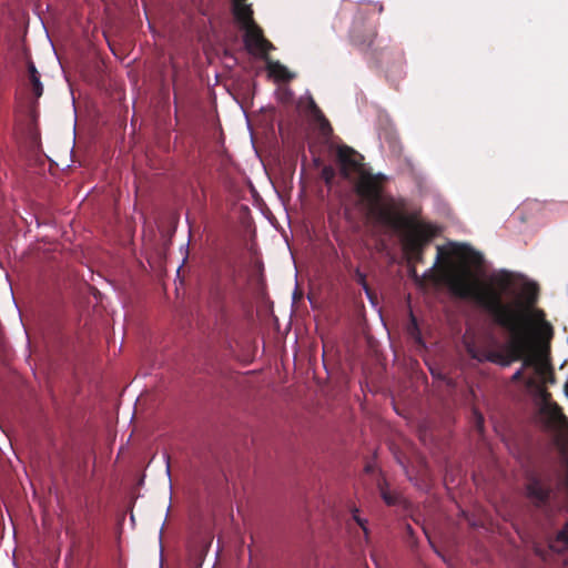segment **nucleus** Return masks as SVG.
Segmentation results:
<instances>
[{
  "label": "nucleus",
  "instance_id": "obj_1",
  "mask_svg": "<svg viewBox=\"0 0 568 568\" xmlns=\"http://www.w3.org/2000/svg\"><path fill=\"white\" fill-rule=\"evenodd\" d=\"M445 282L449 291L463 300H471L485 312L493 322L508 333L506 343L493 339L495 347L467 344L468 355L479 363L489 362L500 367H509L515 362H523L524 369L535 365L534 320L531 307L538 297V287L529 283L525 286L526 302L505 303L504 294L514 285L513 274L499 271L489 275L487 281H478L466 265L449 267L445 273Z\"/></svg>",
  "mask_w": 568,
  "mask_h": 568
},
{
  "label": "nucleus",
  "instance_id": "obj_2",
  "mask_svg": "<svg viewBox=\"0 0 568 568\" xmlns=\"http://www.w3.org/2000/svg\"><path fill=\"white\" fill-rule=\"evenodd\" d=\"M336 158L342 176L353 183L361 207L372 217L393 197L384 193L386 178L372 173L363 162L364 156L348 145L338 146Z\"/></svg>",
  "mask_w": 568,
  "mask_h": 568
},
{
  "label": "nucleus",
  "instance_id": "obj_3",
  "mask_svg": "<svg viewBox=\"0 0 568 568\" xmlns=\"http://www.w3.org/2000/svg\"><path fill=\"white\" fill-rule=\"evenodd\" d=\"M371 219L396 232H405L404 247H412L415 251L425 252L432 241L440 234V230L433 224L413 221L406 214L404 201L395 197H389Z\"/></svg>",
  "mask_w": 568,
  "mask_h": 568
},
{
  "label": "nucleus",
  "instance_id": "obj_4",
  "mask_svg": "<svg viewBox=\"0 0 568 568\" xmlns=\"http://www.w3.org/2000/svg\"><path fill=\"white\" fill-rule=\"evenodd\" d=\"M540 414L549 427L560 428L564 430L567 429V434L557 440V445L565 463L568 464V418L565 416L558 404L547 399L544 400Z\"/></svg>",
  "mask_w": 568,
  "mask_h": 568
},
{
  "label": "nucleus",
  "instance_id": "obj_5",
  "mask_svg": "<svg viewBox=\"0 0 568 568\" xmlns=\"http://www.w3.org/2000/svg\"><path fill=\"white\" fill-rule=\"evenodd\" d=\"M244 44L247 52L252 55H258L262 59H267L270 51L275 47L263 34V30L255 23L245 28Z\"/></svg>",
  "mask_w": 568,
  "mask_h": 568
},
{
  "label": "nucleus",
  "instance_id": "obj_6",
  "mask_svg": "<svg viewBox=\"0 0 568 568\" xmlns=\"http://www.w3.org/2000/svg\"><path fill=\"white\" fill-rule=\"evenodd\" d=\"M551 491L550 484L545 483L539 476L530 474L527 477L526 494L535 506H545L549 501Z\"/></svg>",
  "mask_w": 568,
  "mask_h": 568
},
{
  "label": "nucleus",
  "instance_id": "obj_7",
  "mask_svg": "<svg viewBox=\"0 0 568 568\" xmlns=\"http://www.w3.org/2000/svg\"><path fill=\"white\" fill-rule=\"evenodd\" d=\"M377 36L374 27H366L362 22H354L351 30V40L354 45L361 50H367L372 47Z\"/></svg>",
  "mask_w": 568,
  "mask_h": 568
},
{
  "label": "nucleus",
  "instance_id": "obj_8",
  "mask_svg": "<svg viewBox=\"0 0 568 568\" xmlns=\"http://www.w3.org/2000/svg\"><path fill=\"white\" fill-rule=\"evenodd\" d=\"M452 254L464 263L479 265L483 261L481 255L466 244H454Z\"/></svg>",
  "mask_w": 568,
  "mask_h": 568
},
{
  "label": "nucleus",
  "instance_id": "obj_9",
  "mask_svg": "<svg viewBox=\"0 0 568 568\" xmlns=\"http://www.w3.org/2000/svg\"><path fill=\"white\" fill-rule=\"evenodd\" d=\"M245 1L246 0H232L235 19L242 23L244 28H247L255 24V22L253 20V10Z\"/></svg>",
  "mask_w": 568,
  "mask_h": 568
},
{
  "label": "nucleus",
  "instance_id": "obj_10",
  "mask_svg": "<svg viewBox=\"0 0 568 568\" xmlns=\"http://www.w3.org/2000/svg\"><path fill=\"white\" fill-rule=\"evenodd\" d=\"M266 61V68L271 75L275 77L277 80L290 81L293 75L290 73L288 69L278 61H273L268 57L264 59Z\"/></svg>",
  "mask_w": 568,
  "mask_h": 568
},
{
  "label": "nucleus",
  "instance_id": "obj_11",
  "mask_svg": "<svg viewBox=\"0 0 568 568\" xmlns=\"http://www.w3.org/2000/svg\"><path fill=\"white\" fill-rule=\"evenodd\" d=\"M28 77L31 84V90L34 97L38 99L43 93V85L40 81V73L38 72L34 63L32 61L28 62Z\"/></svg>",
  "mask_w": 568,
  "mask_h": 568
},
{
  "label": "nucleus",
  "instance_id": "obj_12",
  "mask_svg": "<svg viewBox=\"0 0 568 568\" xmlns=\"http://www.w3.org/2000/svg\"><path fill=\"white\" fill-rule=\"evenodd\" d=\"M404 252L407 256V261L409 263H423L424 262V251H415L412 247H404Z\"/></svg>",
  "mask_w": 568,
  "mask_h": 568
},
{
  "label": "nucleus",
  "instance_id": "obj_13",
  "mask_svg": "<svg viewBox=\"0 0 568 568\" xmlns=\"http://www.w3.org/2000/svg\"><path fill=\"white\" fill-rule=\"evenodd\" d=\"M308 110L313 114L314 118H316L320 121H323L325 125L329 126L327 120L325 119L323 112L318 108V105L315 103V101L311 98L308 102Z\"/></svg>",
  "mask_w": 568,
  "mask_h": 568
},
{
  "label": "nucleus",
  "instance_id": "obj_14",
  "mask_svg": "<svg viewBox=\"0 0 568 568\" xmlns=\"http://www.w3.org/2000/svg\"><path fill=\"white\" fill-rule=\"evenodd\" d=\"M355 281L357 282L358 285L363 287L367 296L372 297V292L366 281V275L362 273L359 270L355 271Z\"/></svg>",
  "mask_w": 568,
  "mask_h": 568
},
{
  "label": "nucleus",
  "instance_id": "obj_15",
  "mask_svg": "<svg viewBox=\"0 0 568 568\" xmlns=\"http://www.w3.org/2000/svg\"><path fill=\"white\" fill-rule=\"evenodd\" d=\"M379 489L381 496L387 505L393 506L398 503V496L396 494L388 491L383 486H381Z\"/></svg>",
  "mask_w": 568,
  "mask_h": 568
},
{
  "label": "nucleus",
  "instance_id": "obj_16",
  "mask_svg": "<svg viewBox=\"0 0 568 568\" xmlns=\"http://www.w3.org/2000/svg\"><path fill=\"white\" fill-rule=\"evenodd\" d=\"M556 542L562 544L564 548L568 549V525H566L557 535Z\"/></svg>",
  "mask_w": 568,
  "mask_h": 568
},
{
  "label": "nucleus",
  "instance_id": "obj_17",
  "mask_svg": "<svg viewBox=\"0 0 568 568\" xmlns=\"http://www.w3.org/2000/svg\"><path fill=\"white\" fill-rule=\"evenodd\" d=\"M322 176L323 179L325 180V182L328 184L332 182V180L334 179L335 176V172L333 170V168L331 166H325L323 168L322 170Z\"/></svg>",
  "mask_w": 568,
  "mask_h": 568
},
{
  "label": "nucleus",
  "instance_id": "obj_18",
  "mask_svg": "<svg viewBox=\"0 0 568 568\" xmlns=\"http://www.w3.org/2000/svg\"><path fill=\"white\" fill-rule=\"evenodd\" d=\"M358 510H355L354 514H353V518L354 520L358 524V526L363 529L364 534L367 536L368 535V529L366 527V520L362 519L358 515H357Z\"/></svg>",
  "mask_w": 568,
  "mask_h": 568
},
{
  "label": "nucleus",
  "instance_id": "obj_19",
  "mask_svg": "<svg viewBox=\"0 0 568 568\" xmlns=\"http://www.w3.org/2000/svg\"><path fill=\"white\" fill-rule=\"evenodd\" d=\"M523 378H524V367H521L518 371H516L514 373V375L511 376V379L514 382H520Z\"/></svg>",
  "mask_w": 568,
  "mask_h": 568
},
{
  "label": "nucleus",
  "instance_id": "obj_20",
  "mask_svg": "<svg viewBox=\"0 0 568 568\" xmlns=\"http://www.w3.org/2000/svg\"><path fill=\"white\" fill-rule=\"evenodd\" d=\"M475 414H476V418H477L476 426H477L478 430L481 432L483 427H484V417L477 412Z\"/></svg>",
  "mask_w": 568,
  "mask_h": 568
},
{
  "label": "nucleus",
  "instance_id": "obj_21",
  "mask_svg": "<svg viewBox=\"0 0 568 568\" xmlns=\"http://www.w3.org/2000/svg\"><path fill=\"white\" fill-rule=\"evenodd\" d=\"M444 255V250L442 246H437V256H436V264H438Z\"/></svg>",
  "mask_w": 568,
  "mask_h": 568
},
{
  "label": "nucleus",
  "instance_id": "obj_22",
  "mask_svg": "<svg viewBox=\"0 0 568 568\" xmlns=\"http://www.w3.org/2000/svg\"><path fill=\"white\" fill-rule=\"evenodd\" d=\"M536 554H537L538 556H540L542 559H545V552H544V551H541V550H539V549H536Z\"/></svg>",
  "mask_w": 568,
  "mask_h": 568
},
{
  "label": "nucleus",
  "instance_id": "obj_23",
  "mask_svg": "<svg viewBox=\"0 0 568 568\" xmlns=\"http://www.w3.org/2000/svg\"><path fill=\"white\" fill-rule=\"evenodd\" d=\"M410 273H412L413 275H416V270H415V267H414V266H412V268H410Z\"/></svg>",
  "mask_w": 568,
  "mask_h": 568
}]
</instances>
